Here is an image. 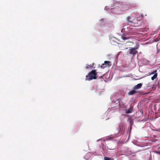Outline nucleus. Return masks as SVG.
Returning <instances> with one entry per match:
<instances>
[{
	"label": "nucleus",
	"mask_w": 160,
	"mask_h": 160,
	"mask_svg": "<svg viewBox=\"0 0 160 160\" xmlns=\"http://www.w3.org/2000/svg\"><path fill=\"white\" fill-rule=\"evenodd\" d=\"M97 72L96 70H94L90 72L86 76V80L90 81L93 79H96Z\"/></svg>",
	"instance_id": "f257e3e1"
},
{
	"label": "nucleus",
	"mask_w": 160,
	"mask_h": 160,
	"mask_svg": "<svg viewBox=\"0 0 160 160\" xmlns=\"http://www.w3.org/2000/svg\"><path fill=\"white\" fill-rule=\"evenodd\" d=\"M137 6L136 3H129L128 4H125L123 5V7L126 10H128L135 7Z\"/></svg>",
	"instance_id": "f03ea898"
},
{
	"label": "nucleus",
	"mask_w": 160,
	"mask_h": 160,
	"mask_svg": "<svg viewBox=\"0 0 160 160\" xmlns=\"http://www.w3.org/2000/svg\"><path fill=\"white\" fill-rule=\"evenodd\" d=\"M138 53V51L135 50L133 48H129L128 51L127 52V54H132L133 56H134L136 54Z\"/></svg>",
	"instance_id": "7ed1b4c3"
},
{
	"label": "nucleus",
	"mask_w": 160,
	"mask_h": 160,
	"mask_svg": "<svg viewBox=\"0 0 160 160\" xmlns=\"http://www.w3.org/2000/svg\"><path fill=\"white\" fill-rule=\"evenodd\" d=\"M135 20L136 18L132 16H128L127 18V21L131 23H133L134 24H135Z\"/></svg>",
	"instance_id": "20e7f679"
},
{
	"label": "nucleus",
	"mask_w": 160,
	"mask_h": 160,
	"mask_svg": "<svg viewBox=\"0 0 160 160\" xmlns=\"http://www.w3.org/2000/svg\"><path fill=\"white\" fill-rule=\"evenodd\" d=\"M138 91L137 90H136L133 88V90L130 91L128 92V94L129 95H133L134 94L138 93Z\"/></svg>",
	"instance_id": "39448f33"
},
{
	"label": "nucleus",
	"mask_w": 160,
	"mask_h": 160,
	"mask_svg": "<svg viewBox=\"0 0 160 160\" xmlns=\"http://www.w3.org/2000/svg\"><path fill=\"white\" fill-rule=\"evenodd\" d=\"M142 83H139L135 85L134 87V89L137 90L138 89L141 88L142 86Z\"/></svg>",
	"instance_id": "423d86ee"
},
{
	"label": "nucleus",
	"mask_w": 160,
	"mask_h": 160,
	"mask_svg": "<svg viewBox=\"0 0 160 160\" xmlns=\"http://www.w3.org/2000/svg\"><path fill=\"white\" fill-rule=\"evenodd\" d=\"M132 108L133 107L130 106V107L129 109L126 110V113L127 114L131 113L133 111Z\"/></svg>",
	"instance_id": "0eeeda50"
},
{
	"label": "nucleus",
	"mask_w": 160,
	"mask_h": 160,
	"mask_svg": "<svg viewBox=\"0 0 160 160\" xmlns=\"http://www.w3.org/2000/svg\"><path fill=\"white\" fill-rule=\"evenodd\" d=\"M120 99H117V100H116L114 103H115V105H117V106H116L115 107L116 108H118V105H120Z\"/></svg>",
	"instance_id": "6e6552de"
},
{
	"label": "nucleus",
	"mask_w": 160,
	"mask_h": 160,
	"mask_svg": "<svg viewBox=\"0 0 160 160\" xmlns=\"http://www.w3.org/2000/svg\"><path fill=\"white\" fill-rule=\"evenodd\" d=\"M158 76V73H155L154 74L152 77H151V80L152 81L154 80Z\"/></svg>",
	"instance_id": "1a4fd4ad"
},
{
	"label": "nucleus",
	"mask_w": 160,
	"mask_h": 160,
	"mask_svg": "<svg viewBox=\"0 0 160 160\" xmlns=\"http://www.w3.org/2000/svg\"><path fill=\"white\" fill-rule=\"evenodd\" d=\"M104 63H105L106 64V65L108 66H111V62L109 61H104Z\"/></svg>",
	"instance_id": "9d476101"
},
{
	"label": "nucleus",
	"mask_w": 160,
	"mask_h": 160,
	"mask_svg": "<svg viewBox=\"0 0 160 160\" xmlns=\"http://www.w3.org/2000/svg\"><path fill=\"white\" fill-rule=\"evenodd\" d=\"M126 105L123 103L122 105H121V106H120V107L119 108L120 109H125L126 108Z\"/></svg>",
	"instance_id": "9b49d317"
},
{
	"label": "nucleus",
	"mask_w": 160,
	"mask_h": 160,
	"mask_svg": "<svg viewBox=\"0 0 160 160\" xmlns=\"http://www.w3.org/2000/svg\"><path fill=\"white\" fill-rule=\"evenodd\" d=\"M121 38H122V39L123 40H125L128 39L129 38V37H126V36H122Z\"/></svg>",
	"instance_id": "f8f14e48"
},
{
	"label": "nucleus",
	"mask_w": 160,
	"mask_h": 160,
	"mask_svg": "<svg viewBox=\"0 0 160 160\" xmlns=\"http://www.w3.org/2000/svg\"><path fill=\"white\" fill-rule=\"evenodd\" d=\"M104 160H114V159L112 158L107 157H104Z\"/></svg>",
	"instance_id": "ddd939ff"
},
{
	"label": "nucleus",
	"mask_w": 160,
	"mask_h": 160,
	"mask_svg": "<svg viewBox=\"0 0 160 160\" xmlns=\"http://www.w3.org/2000/svg\"><path fill=\"white\" fill-rule=\"evenodd\" d=\"M157 70L156 69L155 70L153 71L150 74L151 75L153 74H155V73H157Z\"/></svg>",
	"instance_id": "4468645a"
},
{
	"label": "nucleus",
	"mask_w": 160,
	"mask_h": 160,
	"mask_svg": "<svg viewBox=\"0 0 160 160\" xmlns=\"http://www.w3.org/2000/svg\"><path fill=\"white\" fill-rule=\"evenodd\" d=\"M93 66V65H87L86 67V69H88L89 68H91V67H92V66Z\"/></svg>",
	"instance_id": "2eb2a0df"
},
{
	"label": "nucleus",
	"mask_w": 160,
	"mask_h": 160,
	"mask_svg": "<svg viewBox=\"0 0 160 160\" xmlns=\"http://www.w3.org/2000/svg\"><path fill=\"white\" fill-rule=\"evenodd\" d=\"M107 66L106 65V64L104 63L102 64V65L101 66V67L102 68H104L105 67H106Z\"/></svg>",
	"instance_id": "dca6fc26"
},
{
	"label": "nucleus",
	"mask_w": 160,
	"mask_h": 160,
	"mask_svg": "<svg viewBox=\"0 0 160 160\" xmlns=\"http://www.w3.org/2000/svg\"><path fill=\"white\" fill-rule=\"evenodd\" d=\"M123 104V103L120 100V105H119L118 107V108H119L120 107V106H121V105H122Z\"/></svg>",
	"instance_id": "f3484780"
},
{
	"label": "nucleus",
	"mask_w": 160,
	"mask_h": 160,
	"mask_svg": "<svg viewBox=\"0 0 160 160\" xmlns=\"http://www.w3.org/2000/svg\"><path fill=\"white\" fill-rule=\"evenodd\" d=\"M117 8H112L111 10V12L114 11L115 10H116Z\"/></svg>",
	"instance_id": "a211bd4d"
},
{
	"label": "nucleus",
	"mask_w": 160,
	"mask_h": 160,
	"mask_svg": "<svg viewBox=\"0 0 160 160\" xmlns=\"http://www.w3.org/2000/svg\"><path fill=\"white\" fill-rule=\"evenodd\" d=\"M133 48V49H134V50H136L137 49H138V47L136 46L135 47Z\"/></svg>",
	"instance_id": "6ab92c4d"
},
{
	"label": "nucleus",
	"mask_w": 160,
	"mask_h": 160,
	"mask_svg": "<svg viewBox=\"0 0 160 160\" xmlns=\"http://www.w3.org/2000/svg\"><path fill=\"white\" fill-rule=\"evenodd\" d=\"M140 25H136V27H138V26H139Z\"/></svg>",
	"instance_id": "aec40b11"
},
{
	"label": "nucleus",
	"mask_w": 160,
	"mask_h": 160,
	"mask_svg": "<svg viewBox=\"0 0 160 160\" xmlns=\"http://www.w3.org/2000/svg\"><path fill=\"white\" fill-rule=\"evenodd\" d=\"M149 84V83H148V84ZM150 87V86L149 85H148V86H147V87Z\"/></svg>",
	"instance_id": "412c9836"
},
{
	"label": "nucleus",
	"mask_w": 160,
	"mask_h": 160,
	"mask_svg": "<svg viewBox=\"0 0 160 160\" xmlns=\"http://www.w3.org/2000/svg\"><path fill=\"white\" fill-rule=\"evenodd\" d=\"M128 48H126V49H127Z\"/></svg>",
	"instance_id": "4be33fe9"
}]
</instances>
